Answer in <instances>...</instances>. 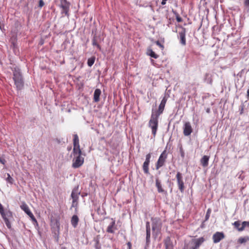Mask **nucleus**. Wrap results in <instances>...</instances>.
<instances>
[{
  "instance_id": "nucleus-1",
  "label": "nucleus",
  "mask_w": 249,
  "mask_h": 249,
  "mask_svg": "<svg viewBox=\"0 0 249 249\" xmlns=\"http://www.w3.org/2000/svg\"><path fill=\"white\" fill-rule=\"evenodd\" d=\"M159 117V116L154 114V112H152L150 119L149 121V126L151 128L152 133L154 137L156 136L158 127Z\"/></svg>"
},
{
  "instance_id": "nucleus-2",
  "label": "nucleus",
  "mask_w": 249,
  "mask_h": 249,
  "mask_svg": "<svg viewBox=\"0 0 249 249\" xmlns=\"http://www.w3.org/2000/svg\"><path fill=\"white\" fill-rule=\"evenodd\" d=\"M13 80L18 89H21L23 88V81L21 74L19 71L15 70L13 73Z\"/></svg>"
},
{
  "instance_id": "nucleus-3",
  "label": "nucleus",
  "mask_w": 249,
  "mask_h": 249,
  "mask_svg": "<svg viewBox=\"0 0 249 249\" xmlns=\"http://www.w3.org/2000/svg\"><path fill=\"white\" fill-rule=\"evenodd\" d=\"M73 152L74 155L76 156H81L82 152L80 148L79 140L77 134H74L73 135Z\"/></svg>"
},
{
  "instance_id": "nucleus-4",
  "label": "nucleus",
  "mask_w": 249,
  "mask_h": 249,
  "mask_svg": "<svg viewBox=\"0 0 249 249\" xmlns=\"http://www.w3.org/2000/svg\"><path fill=\"white\" fill-rule=\"evenodd\" d=\"M232 225L238 231H242L245 229L246 226L249 225V221H245L242 222L241 226H240L241 222L239 220H237L233 223Z\"/></svg>"
},
{
  "instance_id": "nucleus-5",
  "label": "nucleus",
  "mask_w": 249,
  "mask_h": 249,
  "mask_svg": "<svg viewBox=\"0 0 249 249\" xmlns=\"http://www.w3.org/2000/svg\"><path fill=\"white\" fill-rule=\"evenodd\" d=\"M167 98L165 96H164L162 99L161 103L159 105L158 110L156 111V112L154 113V114L160 116V115L163 113L165 106V104L167 102Z\"/></svg>"
},
{
  "instance_id": "nucleus-6",
  "label": "nucleus",
  "mask_w": 249,
  "mask_h": 249,
  "mask_svg": "<svg viewBox=\"0 0 249 249\" xmlns=\"http://www.w3.org/2000/svg\"><path fill=\"white\" fill-rule=\"evenodd\" d=\"M176 178L178 189L181 192H183L184 190L185 187L181 174L180 172H178L176 175Z\"/></svg>"
},
{
  "instance_id": "nucleus-7",
  "label": "nucleus",
  "mask_w": 249,
  "mask_h": 249,
  "mask_svg": "<svg viewBox=\"0 0 249 249\" xmlns=\"http://www.w3.org/2000/svg\"><path fill=\"white\" fill-rule=\"evenodd\" d=\"M193 132L191 123L189 122H186L183 125V134L184 136H188Z\"/></svg>"
},
{
  "instance_id": "nucleus-8",
  "label": "nucleus",
  "mask_w": 249,
  "mask_h": 249,
  "mask_svg": "<svg viewBox=\"0 0 249 249\" xmlns=\"http://www.w3.org/2000/svg\"><path fill=\"white\" fill-rule=\"evenodd\" d=\"M72 163V167L77 168L81 166L84 162V158L83 157H76L73 158Z\"/></svg>"
},
{
  "instance_id": "nucleus-9",
  "label": "nucleus",
  "mask_w": 249,
  "mask_h": 249,
  "mask_svg": "<svg viewBox=\"0 0 249 249\" xmlns=\"http://www.w3.org/2000/svg\"><path fill=\"white\" fill-rule=\"evenodd\" d=\"M225 238V235L222 232H216L213 235V240L214 243H217Z\"/></svg>"
},
{
  "instance_id": "nucleus-10",
  "label": "nucleus",
  "mask_w": 249,
  "mask_h": 249,
  "mask_svg": "<svg viewBox=\"0 0 249 249\" xmlns=\"http://www.w3.org/2000/svg\"><path fill=\"white\" fill-rule=\"evenodd\" d=\"M180 43L183 46L186 45V30L183 28L181 31L178 33Z\"/></svg>"
},
{
  "instance_id": "nucleus-11",
  "label": "nucleus",
  "mask_w": 249,
  "mask_h": 249,
  "mask_svg": "<svg viewBox=\"0 0 249 249\" xmlns=\"http://www.w3.org/2000/svg\"><path fill=\"white\" fill-rule=\"evenodd\" d=\"M117 228L115 223V220L113 218H111V222L107 227V232L108 233H114L115 230Z\"/></svg>"
},
{
  "instance_id": "nucleus-12",
  "label": "nucleus",
  "mask_w": 249,
  "mask_h": 249,
  "mask_svg": "<svg viewBox=\"0 0 249 249\" xmlns=\"http://www.w3.org/2000/svg\"><path fill=\"white\" fill-rule=\"evenodd\" d=\"M80 194V193L78 191V187L74 188L71 194V197L72 200H74V202L78 201Z\"/></svg>"
},
{
  "instance_id": "nucleus-13",
  "label": "nucleus",
  "mask_w": 249,
  "mask_h": 249,
  "mask_svg": "<svg viewBox=\"0 0 249 249\" xmlns=\"http://www.w3.org/2000/svg\"><path fill=\"white\" fill-rule=\"evenodd\" d=\"M152 229L155 230L157 227H160L161 225V220L159 217L152 218Z\"/></svg>"
},
{
  "instance_id": "nucleus-14",
  "label": "nucleus",
  "mask_w": 249,
  "mask_h": 249,
  "mask_svg": "<svg viewBox=\"0 0 249 249\" xmlns=\"http://www.w3.org/2000/svg\"><path fill=\"white\" fill-rule=\"evenodd\" d=\"M205 241L204 237H201L194 240V247H192L194 249H197L202 245V244Z\"/></svg>"
},
{
  "instance_id": "nucleus-15",
  "label": "nucleus",
  "mask_w": 249,
  "mask_h": 249,
  "mask_svg": "<svg viewBox=\"0 0 249 249\" xmlns=\"http://www.w3.org/2000/svg\"><path fill=\"white\" fill-rule=\"evenodd\" d=\"M150 157H147L145 160V161L144 162L142 168L144 173L148 174L149 173V164L150 162Z\"/></svg>"
},
{
  "instance_id": "nucleus-16",
  "label": "nucleus",
  "mask_w": 249,
  "mask_h": 249,
  "mask_svg": "<svg viewBox=\"0 0 249 249\" xmlns=\"http://www.w3.org/2000/svg\"><path fill=\"white\" fill-rule=\"evenodd\" d=\"M146 243L148 244L150 242V225L149 222H147L146 223Z\"/></svg>"
},
{
  "instance_id": "nucleus-17",
  "label": "nucleus",
  "mask_w": 249,
  "mask_h": 249,
  "mask_svg": "<svg viewBox=\"0 0 249 249\" xmlns=\"http://www.w3.org/2000/svg\"><path fill=\"white\" fill-rule=\"evenodd\" d=\"M166 157H160L156 165L157 169H159L164 165Z\"/></svg>"
},
{
  "instance_id": "nucleus-18",
  "label": "nucleus",
  "mask_w": 249,
  "mask_h": 249,
  "mask_svg": "<svg viewBox=\"0 0 249 249\" xmlns=\"http://www.w3.org/2000/svg\"><path fill=\"white\" fill-rule=\"evenodd\" d=\"M101 91L100 89H97L95 90L93 95V100L95 102H98L100 101V96Z\"/></svg>"
},
{
  "instance_id": "nucleus-19",
  "label": "nucleus",
  "mask_w": 249,
  "mask_h": 249,
  "mask_svg": "<svg viewBox=\"0 0 249 249\" xmlns=\"http://www.w3.org/2000/svg\"><path fill=\"white\" fill-rule=\"evenodd\" d=\"M79 218L76 215H73L71 219V224L74 228H76L77 226Z\"/></svg>"
},
{
  "instance_id": "nucleus-20",
  "label": "nucleus",
  "mask_w": 249,
  "mask_h": 249,
  "mask_svg": "<svg viewBox=\"0 0 249 249\" xmlns=\"http://www.w3.org/2000/svg\"><path fill=\"white\" fill-rule=\"evenodd\" d=\"M20 208L27 215L32 213L28 206L25 203H22L20 206Z\"/></svg>"
},
{
  "instance_id": "nucleus-21",
  "label": "nucleus",
  "mask_w": 249,
  "mask_h": 249,
  "mask_svg": "<svg viewBox=\"0 0 249 249\" xmlns=\"http://www.w3.org/2000/svg\"><path fill=\"white\" fill-rule=\"evenodd\" d=\"M164 245L165 247V249H174L173 246L171 243L170 239L169 237L167 238L164 240Z\"/></svg>"
},
{
  "instance_id": "nucleus-22",
  "label": "nucleus",
  "mask_w": 249,
  "mask_h": 249,
  "mask_svg": "<svg viewBox=\"0 0 249 249\" xmlns=\"http://www.w3.org/2000/svg\"><path fill=\"white\" fill-rule=\"evenodd\" d=\"M156 186L158 189L159 193H163L164 192V190L162 188L161 182L158 178L156 179Z\"/></svg>"
},
{
  "instance_id": "nucleus-23",
  "label": "nucleus",
  "mask_w": 249,
  "mask_h": 249,
  "mask_svg": "<svg viewBox=\"0 0 249 249\" xmlns=\"http://www.w3.org/2000/svg\"><path fill=\"white\" fill-rule=\"evenodd\" d=\"M249 241V236L240 237L237 240V243L239 244H245L246 242Z\"/></svg>"
},
{
  "instance_id": "nucleus-24",
  "label": "nucleus",
  "mask_w": 249,
  "mask_h": 249,
  "mask_svg": "<svg viewBox=\"0 0 249 249\" xmlns=\"http://www.w3.org/2000/svg\"><path fill=\"white\" fill-rule=\"evenodd\" d=\"M69 7L70 4L60 5V7L62 9V12L65 13V15H68Z\"/></svg>"
},
{
  "instance_id": "nucleus-25",
  "label": "nucleus",
  "mask_w": 249,
  "mask_h": 249,
  "mask_svg": "<svg viewBox=\"0 0 249 249\" xmlns=\"http://www.w3.org/2000/svg\"><path fill=\"white\" fill-rule=\"evenodd\" d=\"M209 157H203L201 159V163L203 166L206 167L208 165L209 159Z\"/></svg>"
},
{
  "instance_id": "nucleus-26",
  "label": "nucleus",
  "mask_w": 249,
  "mask_h": 249,
  "mask_svg": "<svg viewBox=\"0 0 249 249\" xmlns=\"http://www.w3.org/2000/svg\"><path fill=\"white\" fill-rule=\"evenodd\" d=\"M2 217L5 222V223L8 229H11V224L10 223V222L9 220V219H8L7 217H6L5 215L2 216Z\"/></svg>"
},
{
  "instance_id": "nucleus-27",
  "label": "nucleus",
  "mask_w": 249,
  "mask_h": 249,
  "mask_svg": "<svg viewBox=\"0 0 249 249\" xmlns=\"http://www.w3.org/2000/svg\"><path fill=\"white\" fill-rule=\"evenodd\" d=\"M92 44L93 46H96L99 50L101 49V47L99 44H98L97 38L96 36H94L92 39Z\"/></svg>"
},
{
  "instance_id": "nucleus-28",
  "label": "nucleus",
  "mask_w": 249,
  "mask_h": 249,
  "mask_svg": "<svg viewBox=\"0 0 249 249\" xmlns=\"http://www.w3.org/2000/svg\"><path fill=\"white\" fill-rule=\"evenodd\" d=\"M7 177L6 178V180L7 182L12 184L14 182L13 178L11 177L10 175L8 173L7 174Z\"/></svg>"
},
{
  "instance_id": "nucleus-29",
  "label": "nucleus",
  "mask_w": 249,
  "mask_h": 249,
  "mask_svg": "<svg viewBox=\"0 0 249 249\" xmlns=\"http://www.w3.org/2000/svg\"><path fill=\"white\" fill-rule=\"evenodd\" d=\"M95 62V58L94 57H90L88 60V65L89 67H91L93 65Z\"/></svg>"
},
{
  "instance_id": "nucleus-30",
  "label": "nucleus",
  "mask_w": 249,
  "mask_h": 249,
  "mask_svg": "<svg viewBox=\"0 0 249 249\" xmlns=\"http://www.w3.org/2000/svg\"><path fill=\"white\" fill-rule=\"evenodd\" d=\"M149 52H150V53H149V55L151 57L154 58L155 59L158 58L159 57V55L158 54H157L156 53H155L154 52H153L152 50H150L149 51Z\"/></svg>"
},
{
  "instance_id": "nucleus-31",
  "label": "nucleus",
  "mask_w": 249,
  "mask_h": 249,
  "mask_svg": "<svg viewBox=\"0 0 249 249\" xmlns=\"http://www.w3.org/2000/svg\"><path fill=\"white\" fill-rule=\"evenodd\" d=\"M31 219L32 221L34 222V223H36V224H37V221L35 217L34 216V214L31 213L29 214L28 215Z\"/></svg>"
},
{
  "instance_id": "nucleus-32",
  "label": "nucleus",
  "mask_w": 249,
  "mask_h": 249,
  "mask_svg": "<svg viewBox=\"0 0 249 249\" xmlns=\"http://www.w3.org/2000/svg\"><path fill=\"white\" fill-rule=\"evenodd\" d=\"M211 213V209L209 208L208 209L207 213H206V216H205V220L206 221H207L209 219Z\"/></svg>"
},
{
  "instance_id": "nucleus-33",
  "label": "nucleus",
  "mask_w": 249,
  "mask_h": 249,
  "mask_svg": "<svg viewBox=\"0 0 249 249\" xmlns=\"http://www.w3.org/2000/svg\"><path fill=\"white\" fill-rule=\"evenodd\" d=\"M4 214L5 215L6 217H7L8 219L12 217V214L11 212L9 211L6 212L5 213L4 212Z\"/></svg>"
},
{
  "instance_id": "nucleus-34",
  "label": "nucleus",
  "mask_w": 249,
  "mask_h": 249,
  "mask_svg": "<svg viewBox=\"0 0 249 249\" xmlns=\"http://www.w3.org/2000/svg\"><path fill=\"white\" fill-rule=\"evenodd\" d=\"M0 213L1 214V216L5 215L3 207L0 203Z\"/></svg>"
},
{
  "instance_id": "nucleus-35",
  "label": "nucleus",
  "mask_w": 249,
  "mask_h": 249,
  "mask_svg": "<svg viewBox=\"0 0 249 249\" xmlns=\"http://www.w3.org/2000/svg\"><path fill=\"white\" fill-rule=\"evenodd\" d=\"M176 19L178 22H181L182 21V18L179 16V15L177 14L176 16Z\"/></svg>"
},
{
  "instance_id": "nucleus-36",
  "label": "nucleus",
  "mask_w": 249,
  "mask_h": 249,
  "mask_svg": "<svg viewBox=\"0 0 249 249\" xmlns=\"http://www.w3.org/2000/svg\"><path fill=\"white\" fill-rule=\"evenodd\" d=\"M155 43L157 45L159 46L161 49V50H163L164 46L159 41H157Z\"/></svg>"
},
{
  "instance_id": "nucleus-37",
  "label": "nucleus",
  "mask_w": 249,
  "mask_h": 249,
  "mask_svg": "<svg viewBox=\"0 0 249 249\" xmlns=\"http://www.w3.org/2000/svg\"><path fill=\"white\" fill-rule=\"evenodd\" d=\"M60 5L65 4H69L70 3L67 1V0H60Z\"/></svg>"
},
{
  "instance_id": "nucleus-38",
  "label": "nucleus",
  "mask_w": 249,
  "mask_h": 249,
  "mask_svg": "<svg viewBox=\"0 0 249 249\" xmlns=\"http://www.w3.org/2000/svg\"><path fill=\"white\" fill-rule=\"evenodd\" d=\"M44 5V2L43 0H39V3H38V6L40 8H42Z\"/></svg>"
},
{
  "instance_id": "nucleus-39",
  "label": "nucleus",
  "mask_w": 249,
  "mask_h": 249,
  "mask_svg": "<svg viewBox=\"0 0 249 249\" xmlns=\"http://www.w3.org/2000/svg\"><path fill=\"white\" fill-rule=\"evenodd\" d=\"M78 205V201L74 202V200H72L71 206L73 207H77Z\"/></svg>"
},
{
  "instance_id": "nucleus-40",
  "label": "nucleus",
  "mask_w": 249,
  "mask_h": 249,
  "mask_svg": "<svg viewBox=\"0 0 249 249\" xmlns=\"http://www.w3.org/2000/svg\"><path fill=\"white\" fill-rule=\"evenodd\" d=\"M6 162V160L3 158V157H0V162L3 164H4Z\"/></svg>"
},
{
  "instance_id": "nucleus-41",
  "label": "nucleus",
  "mask_w": 249,
  "mask_h": 249,
  "mask_svg": "<svg viewBox=\"0 0 249 249\" xmlns=\"http://www.w3.org/2000/svg\"><path fill=\"white\" fill-rule=\"evenodd\" d=\"M127 247H128V249L131 248L132 245H131V243L130 242H128L127 243Z\"/></svg>"
},
{
  "instance_id": "nucleus-42",
  "label": "nucleus",
  "mask_w": 249,
  "mask_h": 249,
  "mask_svg": "<svg viewBox=\"0 0 249 249\" xmlns=\"http://www.w3.org/2000/svg\"><path fill=\"white\" fill-rule=\"evenodd\" d=\"M167 0H162L161 4L163 5H165L166 4V1Z\"/></svg>"
},
{
  "instance_id": "nucleus-43",
  "label": "nucleus",
  "mask_w": 249,
  "mask_h": 249,
  "mask_svg": "<svg viewBox=\"0 0 249 249\" xmlns=\"http://www.w3.org/2000/svg\"><path fill=\"white\" fill-rule=\"evenodd\" d=\"M55 224H56V227L58 228L59 227V223L57 221H55Z\"/></svg>"
},
{
  "instance_id": "nucleus-44",
  "label": "nucleus",
  "mask_w": 249,
  "mask_h": 249,
  "mask_svg": "<svg viewBox=\"0 0 249 249\" xmlns=\"http://www.w3.org/2000/svg\"><path fill=\"white\" fill-rule=\"evenodd\" d=\"M248 96L249 97V89L247 91Z\"/></svg>"
},
{
  "instance_id": "nucleus-45",
  "label": "nucleus",
  "mask_w": 249,
  "mask_h": 249,
  "mask_svg": "<svg viewBox=\"0 0 249 249\" xmlns=\"http://www.w3.org/2000/svg\"><path fill=\"white\" fill-rule=\"evenodd\" d=\"M209 111H210V109H207V112H209Z\"/></svg>"
},
{
  "instance_id": "nucleus-46",
  "label": "nucleus",
  "mask_w": 249,
  "mask_h": 249,
  "mask_svg": "<svg viewBox=\"0 0 249 249\" xmlns=\"http://www.w3.org/2000/svg\"><path fill=\"white\" fill-rule=\"evenodd\" d=\"M151 62H152V63H153V62H154V60H153V59H151Z\"/></svg>"
},
{
  "instance_id": "nucleus-47",
  "label": "nucleus",
  "mask_w": 249,
  "mask_h": 249,
  "mask_svg": "<svg viewBox=\"0 0 249 249\" xmlns=\"http://www.w3.org/2000/svg\"><path fill=\"white\" fill-rule=\"evenodd\" d=\"M246 228H249V226H246Z\"/></svg>"
},
{
  "instance_id": "nucleus-48",
  "label": "nucleus",
  "mask_w": 249,
  "mask_h": 249,
  "mask_svg": "<svg viewBox=\"0 0 249 249\" xmlns=\"http://www.w3.org/2000/svg\"><path fill=\"white\" fill-rule=\"evenodd\" d=\"M163 156V154H161L160 155V156Z\"/></svg>"
},
{
  "instance_id": "nucleus-49",
  "label": "nucleus",
  "mask_w": 249,
  "mask_h": 249,
  "mask_svg": "<svg viewBox=\"0 0 249 249\" xmlns=\"http://www.w3.org/2000/svg\"><path fill=\"white\" fill-rule=\"evenodd\" d=\"M131 249V248H130V249Z\"/></svg>"
}]
</instances>
